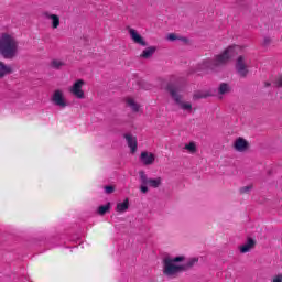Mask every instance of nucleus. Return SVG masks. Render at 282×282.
Masks as SVG:
<instances>
[{"mask_svg":"<svg viewBox=\"0 0 282 282\" xmlns=\"http://www.w3.org/2000/svg\"><path fill=\"white\" fill-rule=\"evenodd\" d=\"M241 52V46L239 45H234L229 46L227 50L224 51L223 54L217 55L215 59H206L200 64V69L208 72H215L217 67H221V65H226L232 56H237Z\"/></svg>","mask_w":282,"mask_h":282,"instance_id":"f257e3e1","label":"nucleus"},{"mask_svg":"<svg viewBox=\"0 0 282 282\" xmlns=\"http://www.w3.org/2000/svg\"><path fill=\"white\" fill-rule=\"evenodd\" d=\"M19 52V42L14 36L4 33L0 36V54L3 58H14Z\"/></svg>","mask_w":282,"mask_h":282,"instance_id":"f03ea898","label":"nucleus"},{"mask_svg":"<svg viewBox=\"0 0 282 282\" xmlns=\"http://www.w3.org/2000/svg\"><path fill=\"white\" fill-rule=\"evenodd\" d=\"M184 261V257L180 256L176 258H165L163 260V272L166 276H175V274H180V272H184L186 270L185 267H182L180 263Z\"/></svg>","mask_w":282,"mask_h":282,"instance_id":"7ed1b4c3","label":"nucleus"},{"mask_svg":"<svg viewBox=\"0 0 282 282\" xmlns=\"http://www.w3.org/2000/svg\"><path fill=\"white\" fill-rule=\"evenodd\" d=\"M166 91L170 94L171 98L174 99V102L180 106V109L183 111H193V105L182 100V87L175 84H169Z\"/></svg>","mask_w":282,"mask_h":282,"instance_id":"20e7f679","label":"nucleus"},{"mask_svg":"<svg viewBox=\"0 0 282 282\" xmlns=\"http://www.w3.org/2000/svg\"><path fill=\"white\" fill-rule=\"evenodd\" d=\"M51 100L56 107H61L62 109H65V107H67V100H65V95L61 89H57L53 93Z\"/></svg>","mask_w":282,"mask_h":282,"instance_id":"39448f33","label":"nucleus"},{"mask_svg":"<svg viewBox=\"0 0 282 282\" xmlns=\"http://www.w3.org/2000/svg\"><path fill=\"white\" fill-rule=\"evenodd\" d=\"M83 85H85V80L78 79L74 83L73 87L69 89L70 94L75 98H79L80 100L85 98V91H83Z\"/></svg>","mask_w":282,"mask_h":282,"instance_id":"423d86ee","label":"nucleus"},{"mask_svg":"<svg viewBox=\"0 0 282 282\" xmlns=\"http://www.w3.org/2000/svg\"><path fill=\"white\" fill-rule=\"evenodd\" d=\"M236 69L239 76L246 77L248 76V59L243 56H239L236 62Z\"/></svg>","mask_w":282,"mask_h":282,"instance_id":"0eeeda50","label":"nucleus"},{"mask_svg":"<svg viewBox=\"0 0 282 282\" xmlns=\"http://www.w3.org/2000/svg\"><path fill=\"white\" fill-rule=\"evenodd\" d=\"M128 32L130 34L131 41L135 45H140L141 47H147V45H148L147 40H144V37L142 35H140V33L138 31H135V29H129Z\"/></svg>","mask_w":282,"mask_h":282,"instance_id":"6e6552de","label":"nucleus"},{"mask_svg":"<svg viewBox=\"0 0 282 282\" xmlns=\"http://www.w3.org/2000/svg\"><path fill=\"white\" fill-rule=\"evenodd\" d=\"M124 139L131 153H135V151H138V139L129 133L124 134Z\"/></svg>","mask_w":282,"mask_h":282,"instance_id":"1a4fd4ad","label":"nucleus"},{"mask_svg":"<svg viewBox=\"0 0 282 282\" xmlns=\"http://www.w3.org/2000/svg\"><path fill=\"white\" fill-rule=\"evenodd\" d=\"M140 160L144 166H151L155 162V155L151 152H141Z\"/></svg>","mask_w":282,"mask_h":282,"instance_id":"9d476101","label":"nucleus"},{"mask_svg":"<svg viewBox=\"0 0 282 282\" xmlns=\"http://www.w3.org/2000/svg\"><path fill=\"white\" fill-rule=\"evenodd\" d=\"M234 149L239 153H243V151H248V141L243 138H238L234 142Z\"/></svg>","mask_w":282,"mask_h":282,"instance_id":"9b49d317","label":"nucleus"},{"mask_svg":"<svg viewBox=\"0 0 282 282\" xmlns=\"http://www.w3.org/2000/svg\"><path fill=\"white\" fill-rule=\"evenodd\" d=\"M158 52V47L155 46H148L145 47L142 53L140 54V58H144L145 61H149Z\"/></svg>","mask_w":282,"mask_h":282,"instance_id":"f8f14e48","label":"nucleus"},{"mask_svg":"<svg viewBox=\"0 0 282 282\" xmlns=\"http://www.w3.org/2000/svg\"><path fill=\"white\" fill-rule=\"evenodd\" d=\"M44 17H46V19H48V21H51L52 28L54 30H56V28H58V25H61V18H58V15L52 14L50 12H45Z\"/></svg>","mask_w":282,"mask_h":282,"instance_id":"ddd939ff","label":"nucleus"},{"mask_svg":"<svg viewBox=\"0 0 282 282\" xmlns=\"http://www.w3.org/2000/svg\"><path fill=\"white\" fill-rule=\"evenodd\" d=\"M254 240L249 238L245 245L240 246L239 250L242 254H246V252H250L254 248Z\"/></svg>","mask_w":282,"mask_h":282,"instance_id":"4468645a","label":"nucleus"},{"mask_svg":"<svg viewBox=\"0 0 282 282\" xmlns=\"http://www.w3.org/2000/svg\"><path fill=\"white\" fill-rule=\"evenodd\" d=\"M140 181H141V193L147 194L149 193V185L147 184V173L140 172Z\"/></svg>","mask_w":282,"mask_h":282,"instance_id":"2eb2a0df","label":"nucleus"},{"mask_svg":"<svg viewBox=\"0 0 282 282\" xmlns=\"http://www.w3.org/2000/svg\"><path fill=\"white\" fill-rule=\"evenodd\" d=\"M145 183L151 188H158V187H160V184H162V178H160V177L159 178H149V177H147V174H145Z\"/></svg>","mask_w":282,"mask_h":282,"instance_id":"dca6fc26","label":"nucleus"},{"mask_svg":"<svg viewBox=\"0 0 282 282\" xmlns=\"http://www.w3.org/2000/svg\"><path fill=\"white\" fill-rule=\"evenodd\" d=\"M8 74H12V67L6 65L3 62H0V78L8 76Z\"/></svg>","mask_w":282,"mask_h":282,"instance_id":"f3484780","label":"nucleus"},{"mask_svg":"<svg viewBox=\"0 0 282 282\" xmlns=\"http://www.w3.org/2000/svg\"><path fill=\"white\" fill-rule=\"evenodd\" d=\"M116 210L117 213H127L129 210V198H126L122 203H118Z\"/></svg>","mask_w":282,"mask_h":282,"instance_id":"a211bd4d","label":"nucleus"},{"mask_svg":"<svg viewBox=\"0 0 282 282\" xmlns=\"http://www.w3.org/2000/svg\"><path fill=\"white\" fill-rule=\"evenodd\" d=\"M126 102H127L128 107H130V109L132 111H134L135 113L138 111H140V105H138V102H135V100L133 98H127Z\"/></svg>","mask_w":282,"mask_h":282,"instance_id":"6ab92c4d","label":"nucleus"},{"mask_svg":"<svg viewBox=\"0 0 282 282\" xmlns=\"http://www.w3.org/2000/svg\"><path fill=\"white\" fill-rule=\"evenodd\" d=\"M187 153H196L197 152V143L195 141H191L189 143H186L183 148Z\"/></svg>","mask_w":282,"mask_h":282,"instance_id":"aec40b11","label":"nucleus"},{"mask_svg":"<svg viewBox=\"0 0 282 282\" xmlns=\"http://www.w3.org/2000/svg\"><path fill=\"white\" fill-rule=\"evenodd\" d=\"M208 96H213L210 93L205 90L196 91L193 96L194 100H199L202 98H208Z\"/></svg>","mask_w":282,"mask_h":282,"instance_id":"412c9836","label":"nucleus"},{"mask_svg":"<svg viewBox=\"0 0 282 282\" xmlns=\"http://www.w3.org/2000/svg\"><path fill=\"white\" fill-rule=\"evenodd\" d=\"M230 91V86L226 83L220 84L218 88V94L224 96V94H228Z\"/></svg>","mask_w":282,"mask_h":282,"instance_id":"4be33fe9","label":"nucleus"},{"mask_svg":"<svg viewBox=\"0 0 282 282\" xmlns=\"http://www.w3.org/2000/svg\"><path fill=\"white\" fill-rule=\"evenodd\" d=\"M111 208V203L98 207V215H105Z\"/></svg>","mask_w":282,"mask_h":282,"instance_id":"5701e85b","label":"nucleus"},{"mask_svg":"<svg viewBox=\"0 0 282 282\" xmlns=\"http://www.w3.org/2000/svg\"><path fill=\"white\" fill-rule=\"evenodd\" d=\"M167 41H186V37H180L175 33H170L167 35Z\"/></svg>","mask_w":282,"mask_h":282,"instance_id":"b1692460","label":"nucleus"},{"mask_svg":"<svg viewBox=\"0 0 282 282\" xmlns=\"http://www.w3.org/2000/svg\"><path fill=\"white\" fill-rule=\"evenodd\" d=\"M198 259L197 258H191L186 264H183V268H185V270H188V268H193V265H195V263H197Z\"/></svg>","mask_w":282,"mask_h":282,"instance_id":"393cba45","label":"nucleus"},{"mask_svg":"<svg viewBox=\"0 0 282 282\" xmlns=\"http://www.w3.org/2000/svg\"><path fill=\"white\" fill-rule=\"evenodd\" d=\"M51 65L52 67H54V69H59V67H63V63L61 62V59H53Z\"/></svg>","mask_w":282,"mask_h":282,"instance_id":"a878e982","label":"nucleus"},{"mask_svg":"<svg viewBox=\"0 0 282 282\" xmlns=\"http://www.w3.org/2000/svg\"><path fill=\"white\" fill-rule=\"evenodd\" d=\"M250 191H252V185H247L240 188L241 194H248Z\"/></svg>","mask_w":282,"mask_h":282,"instance_id":"bb28decb","label":"nucleus"},{"mask_svg":"<svg viewBox=\"0 0 282 282\" xmlns=\"http://www.w3.org/2000/svg\"><path fill=\"white\" fill-rule=\"evenodd\" d=\"M113 191H115L113 186H111V185L105 186V193L107 195H111V193H113Z\"/></svg>","mask_w":282,"mask_h":282,"instance_id":"cd10ccee","label":"nucleus"},{"mask_svg":"<svg viewBox=\"0 0 282 282\" xmlns=\"http://www.w3.org/2000/svg\"><path fill=\"white\" fill-rule=\"evenodd\" d=\"M270 43H272V40H271L270 37L265 36V37L263 39V45H264L265 47H268V45H270Z\"/></svg>","mask_w":282,"mask_h":282,"instance_id":"c85d7f7f","label":"nucleus"},{"mask_svg":"<svg viewBox=\"0 0 282 282\" xmlns=\"http://www.w3.org/2000/svg\"><path fill=\"white\" fill-rule=\"evenodd\" d=\"M272 282H282V274H278L272 278Z\"/></svg>","mask_w":282,"mask_h":282,"instance_id":"c756f323","label":"nucleus"},{"mask_svg":"<svg viewBox=\"0 0 282 282\" xmlns=\"http://www.w3.org/2000/svg\"><path fill=\"white\" fill-rule=\"evenodd\" d=\"M276 86L282 87V75L276 79Z\"/></svg>","mask_w":282,"mask_h":282,"instance_id":"7c9ffc66","label":"nucleus"},{"mask_svg":"<svg viewBox=\"0 0 282 282\" xmlns=\"http://www.w3.org/2000/svg\"><path fill=\"white\" fill-rule=\"evenodd\" d=\"M264 85H265V87H270V83H265Z\"/></svg>","mask_w":282,"mask_h":282,"instance_id":"2f4dec72","label":"nucleus"}]
</instances>
